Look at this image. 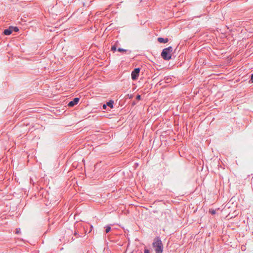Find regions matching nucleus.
<instances>
[{"label":"nucleus","mask_w":253,"mask_h":253,"mask_svg":"<svg viewBox=\"0 0 253 253\" xmlns=\"http://www.w3.org/2000/svg\"><path fill=\"white\" fill-rule=\"evenodd\" d=\"M152 246L154 248L156 253H163V244L159 237H157L154 239Z\"/></svg>","instance_id":"1"},{"label":"nucleus","mask_w":253,"mask_h":253,"mask_svg":"<svg viewBox=\"0 0 253 253\" xmlns=\"http://www.w3.org/2000/svg\"><path fill=\"white\" fill-rule=\"evenodd\" d=\"M172 50L173 48L170 46L163 49L161 54L162 57L165 60H170L171 58Z\"/></svg>","instance_id":"2"},{"label":"nucleus","mask_w":253,"mask_h":253,"mask_svg":"<svg viewBox=\"0 0 253 253\" xmlns=\"http://www.w3.org/2000/svg\"><path fill=\"white\" fill-rule=\"evenodd\" d=\"M140 72V68H135L132 72L131 76L132 80H136L139 76Z\"/></svg>","instance_id":"3"},{"label":"nucleus","mask_w":253,"mask_h":253,"mask_svg":"<svg viewBox=\"0 0 253 253\" xmlns=\"http://www.w3.org/2000/svg\"><path fill=\"white\" fill-rule=\"evenodd\" d=\"M79 100H80L79 98H78V97L74 98L73 100L70 101L68 103V106L69 107H73L75 105H77L79 103Z\"/></svg>","instance_id":"4"},{"label":"nucleus","mask_w":253,"mask_h":253,"mask_svg":"<svg viewBox=\"0 0 253 253\" xmlns=\"http://www.w3.org/2000/svg\"><path fill=\"white\" fill-rule=\"evenodd\" d=\"M158 41L160 43H167L168 42L169 40L168 38H164L162 37H160L158 38Z\"/></svg>","instance_id":"5"},{"label":"nucleus","mask_w":253,"mask_h":253,"mask_svg":"<svg viewBox=\"0 0 253 253\" xmlns=\"http://www.w3.org/2000/svg\"><path fill=\"white\" fill-rule=\"evenodd\" d=\"M12 32V30L11 29L10 27L8 29H5L3 32V34L5 35H10Z\"/></svg>","instance_id":"6"},{"label":"nucleus","mask_w":253,"mask_h":253,"mask_svg":"<svg viewBox=\"0 0 253 253\" xmlns=\"http://www.w3.org/2000/svg\"><path fill=\"white\" fill-rule=\"evenodd\" d=\"M118 51L119 52H127V54H130L131 52L130 50H128L127 49H125L122 48H119L118 49Z\"/></svg>","instance_id":"7"},{"label":"nucleus","mask_w":253,"mask_h":253,"mask_svg":"<svg viewBox=\"0 0 253 253\" xmlns=\"http://www.w3.org/2000/svg\"><path fill=\"white\" fill-rule=\"evenodd\" d=\"M113 104L114 101L112 100H109L108 102H107V105L109 107H110L111 108H113Z\"/></svg>","instance_id":"8"},{"label":"nucleus","mask_w":253,"mask_h":253,"mask_svg":"<svg viewBox=\"0 0 253 253\" xmlns=\"http://www.w3.org/2000/svg\"><path fill=\"white\" fill-rule=\"evenodd\" d=\"M11 29L12 30V32H17L19 31V29L17 27H12L10 26Z\"/></svg>","instance_id":"9"},{"label":"nucleus","mask_w":253,"mask_h":253,"mask_svg":"<svg viewBox=\"0 0 253 253\" xmlns=\"http://www.w3.org/2000/svg\"><path fill=\"white\" fill-rule=\"evenodd\" d=\"M105 232L108 233L111 230V227L109 226H106L105 227Z\"/></svg>","instance_id":"10"},{"label":"nucleus","mask_w":253,"mask_h":253,"mask_svg":"<svg viewBox=\"0 0 253 253\" xmlns=\"http://www.w3.org/2000/svg\"><path fill=\"white\" fill-rule=\"evenodd\" d=\"M111 50L113 51V52H115V51L117 50V47L115 45H114L112 46Z\"/></svg>","instance_id":"11"},{"label":"nucleus","mask_w":253,"mask_h":253,"mask_svg":"<svg viewBox=\"0 0 253 253\" xmlns=\"http://www.w3.org/2000/svg\"><path fill=\"white\" fill-rule=\"evenodd\" d=\"M209 211L212 215L215 214L216 213V211L214 210L210 209Z\"/></svg>","instance_id":"12"},{"label":"nucleus","mask_w":253,"mask_h":253,"mask_svg":"<svg viewBox=\"0 0 253 253\" xmlns=\"http://www.w3.org/2000/svg\"><path fill=\"white\" fill-rule=\"evenodd\" d=\"M20 232V228H16L15 230V233L16 234H19Z\"/></svg>","instance_id":"13"},{"label":"nucleus","mask_w":253,"mask_h":253,"mask_svg":"<svg viewBox=\"0 0 253 253\" xmlns=\"http://www.w3.org/2000/svg\"><path fill=\"white\" fill-rule=\"evenodd\" d=\"M144 253H150V251L148 249L145 248L144 251Z\"/></svg>","instance_id":"14"},{"label":"nucleus","mask_w":253,"mask_h":253,"mask_svg":"<svg viewBox=\"0 0 253 253\" xmlns=\"http://www.w3.org/2000/svg\"><path fill=\"white\" fill-rule=\"evenodd\" d=\"M141 95H140L138 94V95L136 96V99H137V100H140V99H141Z\"/></svg>","instance_id":"15"},{"label":"nucleus","mask_w":253,"mask_h":253,"mask_svg":"<svg viewBox=\"0 0 253 253\" xmlns=\"http://www.w3.org/2000/svg\"><path fill=\"white\" fill-rule=\"evenodd\" d=\"M106 104H103L102 106V108L103 109H105L106 108Z\"/></svg>","instance_id":"16"},{"label":"nucleus","mask_w":253,"mask_h":253,"mask_svg":"<svg viewBox=\"0 0 253 253\" xmlns=\"http://www.w3.org/2000/svg\"><path fill=\"white\" fill-rule=\"evenodd\" d=\"M251 80H252V82H253V73L251 75Z\"/></svg>","instance_id":"17"},{"label":"nucleus","mask_w":253,"mask_h":253,"mask_svg":"<svg viewBox=\"0 0 253 253\" xmlns=\"http://www.w3.org/2000/svg\"><path fill=\"white\" fill-rule=\"evenodd\" d=\"M74 234H75V235H76H76H78V233H77L76 232H75Z\"/></svg>","instance_id":"18"},{"label":"nucleus","mask_w":253,"mask_h":253,"mask_svg":"<svg viewBox=\"0 0 253 253\" xmlns=\"http://www.w3.org/2000/svg\"><path fill=\"white\" fill-rule=\"evenodd\" d=\"M130 253H133V252H131Z\"/></svg>","instance_id":"19"}]
</instances>
